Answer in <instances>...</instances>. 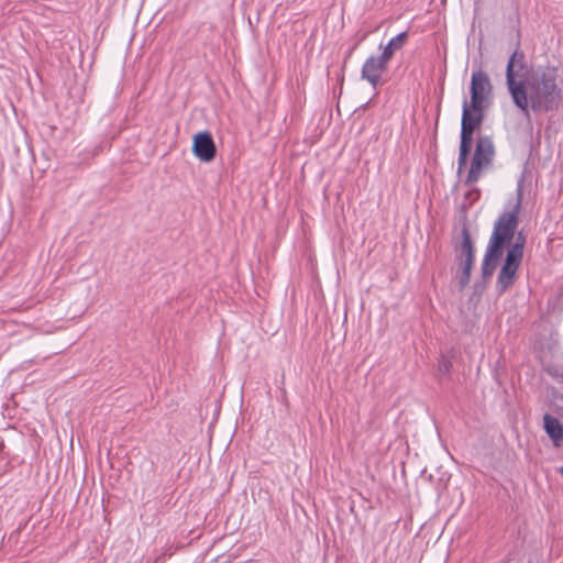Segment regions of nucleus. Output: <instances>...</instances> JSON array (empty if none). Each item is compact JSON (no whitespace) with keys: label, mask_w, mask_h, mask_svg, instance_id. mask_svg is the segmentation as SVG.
I'll use <instances>...</instances> for the list:
<instances>
[{"label":"nucleus","mask_w":563,"mask_h":563,"mask_svg":"<svg viewBox=\"0 0 563 563\" xmlns=\"http://www.w3.org/2000/svg\"><path fill=\"white\" fill-rule=\"evenodd\" d=\"M522 198V185L519 183L517 200L512 209L500 213L494 222L493 232L482 262L483 278L492 277L507 249L506 257L496 280V290L499 295L505 294L515 285L523 258L526 239L521 232L517 234Z\"/></svg>","instance_id":"nucleus-1"},{"label":"nucleus","mask_w":563,"mask_h":563,"mask_svg":"<svg viewBox=\"0 0 563 563\" xmlns=\"http://www.w3.org/2000/svg\"><path fill=\"white\" fill-rule=\"evenodd\" d=\"M558 70L545 67L533 70L525 80L528 109L545 113L558 110L562 102V89L558 82ZM530 112V110H528Z\"/></svg>","instance_id":"nucleus-2"},{"label":"nucleus","mask_w":563,"mask_h":563,"mask_svg":"<svg viewBox=\"0 0 563 563\" xmlns=\"http://www.w3.org/2000/svg\"><path fill=\"white\" fill-rule=\"evenodd\" d=\"M527 63L522 51L517 48L509 57L506 67V84L514 103L522 113L529 118L527 91L525 80L518 77H526Z\"/></svg>","instance_id":"nucleus-3"},{"label":"nucleus","mask_w":563,"mask_h":563,"mask_svg":"<svg viewBox=\"0 0 563 563\" xmlns=\"http://www.w3.org/2000/svg\"><path fill=\"white\" fill-rule=\"evenodd\" d=\"M495 156V146L492 139L487 135H479L476 140L474 155L465 179L466 186L477 183L482 169L488 168Z\"/></svg>","instance_id":"nucleus-4"},{"label":"nucleus","mask_w":563,"mask_h":563,"mask_svg":"<svg viewBox=\"0 0 563 563\" xmlns=\"http://www.w3.org/2000/svg\"><path fill=\"white\" fill-rule=\"evenodd\" d=\"M461 244L455 249V261L460 268V274L457 276L459 286L461 289H464L470 283L471 272L475 262V247L467 225H463L461 230Z\"/></svg>","instance_id":"nucleus-5"},{"label":"nucleus","mask_w":563,"mask_h":563,"mask_svg":"<svg viewBox=\"0 0 563 563\" xmlns=\"http://www.w3.org/2000/svg\"><path fill=\"white\" fill-rule=\"evenodd\" d=\"M470 90L468 106L472 110H485L493 95V85L486 71L477 69L472 73Z\"/></svg>","instance_id":"nucleus-6"},{"label":"nucleus","mask_w":563,"mask_h":563,"mask_svg":"<svg viewBox=\"0 0 563 563\" xmlns=\"http://www.w3.org/2000/svg\"><path fill=\"white\" fill-rule=\"evenodd\" d=\"M389 62L387 55L368 56L362 66L361 78L366 80L373 89H377L383 84L382 77L386 74Z\"/></svg>","instance_id":"nucleus-7"},{"label":"nucleus","mask_w":563,"mask_h":563,"mask_svg":"<svg viewBox=\"0 0 563 563\" xmlns=\"http://www.w3.org/2000/svg\"><path fill=\"white\" fill-rule=\"evenodd\" d=\"M484 110H472L466 99L462 104V120L460 141L473 144V134L478 130L484 121Z\"/></svg>","instance_id":"nucleus-8"},{"label":"nucleus","mask_w":563,"mask_h":563,"mask_svg":"<svg viewBox=\"0 0 563 563\" xmlns=\"http://www.w3.org/2000/svg\"><path fill=\"white\" fill-rule=\"evenodd\" d=\"M192 153L201 162L209 163L217 155V146L208 131L197 133L192 139Z\"/></svg>","instance_id":"nucleus-9"},{"label":"nucleus","mask_w":563,"mask_h":563,"mask_svg":"<svg viewBox=\"0 0 563 563\" xmlns=\"http://www.w3.org/2000/svg\"><path fill=\"white\" fill-rule=\"evenodd\" d=\"M543 428L549 438L552 440L553 445L555 448H561L563 442V426L559 419L551 416L550 413H545L543 416Z\"/></svg>","instance_id":"nucleus-10"},{"label":"nucleus","mask_w":563,"mask_h":563,"mask_svg":"<svg viewBox=\"0 0 563 563\" xmlns=\"http://www.w3.org/2000/svg\"><path fill=\"white\" fill-rule=\"evenodd\" d=\"M408 38L407 32H401L398 35L394 36L387 45L383 46L379 45V48H383L382 54L387 55V59L391 60L394 54L396 51H399L402 48V46L406 44Z\"/></svg>","instance_id":"nucleus-11"},{"label":"nucleus","mask_w":563,"mask_h":563,"mask_svg":"<svg viewBox=\"0 0 563 563\" xmlns=\"http://www.w3.org/2000/svg\"><path fill=\"white\" fill-rule=\"evenodd\" d=\"M472 145L466 142L460 141L459 159H457V173L460 174L466 166L468 155L471 153Z\"/></svg>","instance_id":"nucleus-12"},{"label":"nucleus","mask_w":563,"mask_h":563,"mask_svg":"<svg viewBox=\"0 0 563 563\" xmlns=\"http://www.w3.org/2000/svg\"><path fill=\"white\" fill-rule=\"evenodd\" d=\"M451 366H452L451 362L449 360L443 358L440 363L439 369H440V372L448 374L451 369Z\"/></svg>","instance_id":"nucleus-13"},{"label":"nucleus","mask_w":563,"mask_h":563,"mask_svg":"<svg viewBox=\"0 0 563 563\" xmlns=\"http://www.w3.org/2000/svg\"><path fill=\"white\" fill-rule=\"evenodd\" d=\"M354 48H355V47H352V48L347 52V55H346L345 60H344V65L346 64L347 58L352 55V53H353Z\"/></svg>","instance_id":"nucleus-14"},{"label":"nucleus","mask_w":563,"mask_h":563,"mask_svg":"<svg viewBox=\"0 0 563 563\" xmlns=\"http://www.w3.org/2000/svg\"><path fill=\"white\" fill-rule=\"evenodd\" d=\"M558 471L563 476V466H561Z\"/></svg>","instance_id":"nucleus-15"}]
</instances>
